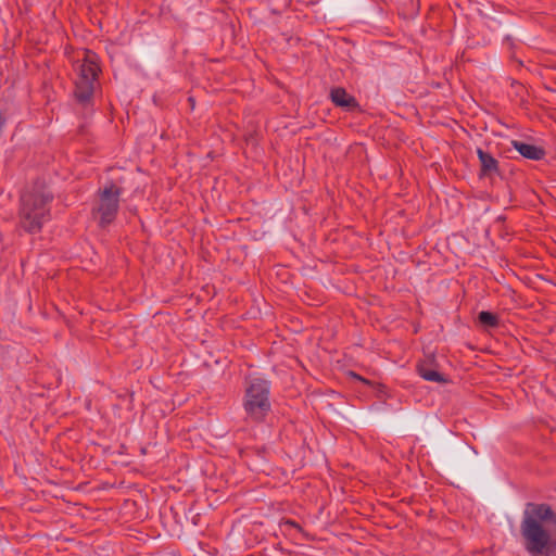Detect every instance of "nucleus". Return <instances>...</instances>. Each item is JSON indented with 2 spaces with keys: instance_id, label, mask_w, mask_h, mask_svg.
I'll return each mask as SVG.
<instances>
[{
  "instance_id": "nucleus-1",
  "label": "nucleus",
  "mask_w": 556,
  "mask_h": 556,
  "mask_svg": "<svg viewBox=\"0 0 556 556\" xmlns=\"http://www.w3.org/2000/svg\"><path fill=\"white\" fill-rule=\"evenodd\" d=\"M523 547L531 556L556 554V514L546 504L529 503L520 523Z\"/></svg>"
},
{
  "instance_id": "nucleus-2",
  "label": "nucleus",
  "mask_w": 556,
  "mask_h": 556,
  "mask_svg": "<svg viewBox=\"0 0 556 556\" xmlns=\"http://www.w3.org/2000/svg\"><path fill=\"white\" fill-rule=\"evenodd\" d=\"M51 195L45 190L26 192L22 197L21 224L28 232H37L47 220Z\"/></svg>"
},
{
  "instance_id": "nucleus-3",
  "label": "nucleus",
  "mask_w": 556,
  "mask_h": 556,
  "mask_svg": "<svg viewBox=\"0 0 556 556\" xmlns=\"http://www.w3.org/2000/svg\"><path fill=\"white\" fill-rule=\"evenodd\" d=\"M77 63L75 97L79 102L86 103L93 94L96 79L100 72L98 56L91 51H84Z\"/></svg>"
},
{
  "instance_id": "nucleus-4",
  "label": "nucleus",
  "mask_w": 556,
  "mask_h": 556,
  "mask_svg": "<svg viewBox=\"0 0 556 556\" xmlns=\"http://www.w3.org/2000/svg\"><path fill=\"white\" fill-rule=\"evenodd\" d=\"M244 410L249 418L261 421L270 409L269 384L261 378H252L245 390Z\"/></svg>"
},
{
  "instance_id": "nucleus-5",
  "label": "nucleus",
  "mask_w": 556,
  "mask_h": 556,
  "mask_svg": "<svg viewBox=\"0 0 556 556\" xmlns=\"http://www.w3.org/2000/svg\"><path fill=\"white\" fill-rule=\"evenodd\" d=\"M119 189L114 185L105 187L99 197V203L93 210V216L101 226L110 224L118 210Z\"/></svg>"
},
{
  "instance_id": "nucleus-6",
  "label": "nucleus",
  "mask_w": 556,
  "mask_h": 556,
  "mask_svg": "<svg viewBox=\"0 0 556 556\" xmlns=\"http://www.w3.org/2000/svg\"><path fill=\"white\" fill-rule=\"evenodd\" d=\"M417 371L421 378L427 381L446 383L447 378H445L442 374L439 372L437 366L432 363V361H424L417 365Z\"/></svg>"
},
{
  "instance_id": "nucleus-7",
  "label": "nucleus",
  "mask_w": 556,
  "mask_h": 556,
  "mask_svg": "<svg viewBox=\"0 0 556 556\" xmlns=\"http://www.w3.org/2000/svg\"><path fill=\"white\" fill-rule=\"evenodd\" d=\"M513 147L525 157L530 160H541L545 155V151L534 144L522 142V141H513Z\"/></svg>"
},
{
  "instance_id": "nucleus-8",
  "label": "nucleus",
  "mask_w": 556,
  "mask_h": 556,
  "mask_svg": "<svg viewBox=\"0 0 556 556\" xmlns=\"http://www.w3.org/2000/svg\"><path fill=\"white\" fill-rule=\"evenodd\" d=\"M330 98L336 105L341 106V108L354 109L357 106V102H356L355 98L353 96L349 94L345 91V89L340 88V87L333 88L330 91Z\"/></svg>"
},
{
  "instance_id": "nucleus-9",
  "label": "nucleus",
  "mask_w": 556,
  "mask_h": 556,
  "mask_svg": "<svg viewBox=\"0 0 556 556\" xmlns=\"http://www.w3.org/2000/svg\"><path fill=\"white\" fill-rule=\"evenodd\" d=\"M481 163V172L483 175H491L497 173V161L488 152L482 149L477 150Z\"/></svg>"
},
{
  "instance_id": "nucleus-10",
  "label": "nucleus",
  "mask_w": 556,
  "mask_h": 556,
  "mask_svg": "<svg viewBox=\"0 0 556 556\" xmlns=\"http://www.w3.org/2000/svg\"><path fill=\"white\" fill-rule=\"evenodd\" d=\"M478 319L482 325L488 327H494L497 325V317L490 312H480Z\"/></svg>"
},
{
  "instance_id": "nucleus-11",
  "label": "nucleus",
  "mask_w": 556,
  "mask_h": 556,
  "mask_svg": "<svg viewBox=\"0 0 556 556\" xmlns=\"http://www.w3.org/2000/svg\"><path fill=\"white\" fill-rule=\"evenodd\" d=\"M349 376H351L352 378L357 379V380H359V381H362V382H364V383H367V384L369 383V381H368L367 379H365V378H363V377L358 376L357 374H355V372H353V371H350V372H349Z\"/></svg>"
}]
</instances>
